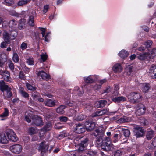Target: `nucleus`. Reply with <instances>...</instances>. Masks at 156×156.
I'll list each match as a JSON object with an SVG mask.
<instances>
[{
    "label": "nucleus",
    "mask_w": 156,
    "mask_h": 156,
    "mask_svg": "<svg viewBox=\"0 0 156 156\" xmlns=\"http://www.w3.org/2000/svg\"><path fill=\"white\" fill-rule=\"evenodd\" d=\"M122 131L123 132V134L125 137L126 138L129 137L130 134V131L129 129L123 128H122Z\"/></svg>",
    "instance_id": "37"
},
{
    "label": "nucleus",
    "mask_w": 156,
    "mask_h": 156,
    "mask_svg": "<svg viewBox=\"0 0 156 156\" xmlns=\"http://www.w3.org/2000/svg\"><path fill=\"white\" fill-rule=\"evenodd\" d=\"M32 115L30 113H28L27 112L25 113V120L28 122H30L31 121L30 118L32 119Z\"/></svg>",
    "instance_id": "36"
},
{
    "label": "nucleus",
    "mask_w": 156,
    "mask_h": 156,
    "mask_svg": "<svg viewBox=\"0 0 156 156\" xmlns=\"http://www.w3.org/2000/svg\"><path fill=\"white\" fill-rule=\"evenodd\" d=\"M51 128V124H49L45 126L43 129H41L39 132L40 137L41 139H43L44 136L46 132L49 131Z\"/></svg>",
    "instance_id": "5"
},
{
    "label": "nucleus",
    "mask_w": 156,
    "mask_h": 156,
    "mask_svg": "<svg viewBox=\"0 0 156 156\" xmlns=\"http://www.w3.org/2000/svg\"><path fill=\"white\" fill-rule=\"evenodd\" d=\"M76 151H73L70 153V156H76Z\"/></svg>",
    "instance_id": "63"
},
{
    "label": "nucleus",
    "mask_w": 156,
    "mask_h": 156,
    "mask_svg": "<svg viewBox=\"0 0 156 156\" xmlns=\"http://www.w3.org/2000/svg\"><path fill=\"white\" fill-rule=\"evenodd\" d=\"M7 5H11L14 3V1L13 0H5Z\"/></svg>",
    "instance_id": "60"
},
{
    "label": "nucleus",
    "mask_w": 156,
    "mask_h": 156,
    "mask_svg": "<svg viewBox=\"0 0 156 156\" xmlns=\"http://www.w3.org/2000/svg\"><path fill=\"white\" fill-rule=\"evenodd\" d=\"M152 41L151 40H149L145 42L144 45L146 47V48H148L152 45Z\"/></svg>",
    "instance_id": "46"
},
{
    "label": "nucleus",
    "mask_w": 156,
    "mask_h": 156,
    "mask_svg": "<svg viewBox=\"0 0 156 156\" xmlns=\"http://www.w3.org/2000/svg\"><path fill=\"white\" fill-rule=\"evenodd\" d=\"M17 24V22L15 20H11L9 22V27L12 29L14 30L16 28Z\"/></svg>",
    "instance_id": "23"
},
{
    "label": "nucleus",
    "mask_w": 156,
    "mask_h": 156,
    "mask_svg": "<svg viewBox=\"0 0 156 156\" xmlns=\"http://www.w3.org/2000/svg\"><path fill=\"white\" fill-rule=\"evenodd\" d=\"M48 148V144L45 141H43L39 144L38 149L41 152V154L42 156H44V154L47 152Z\"/></svg>",
    "instance_id": "3"
},
{
    "label": "nucleus",
    "mask_w": 156,
    "mask_h": 156,
    "mask_svg": "<svg viewBox=\"0 0 156 156\" xmlns=\"http://www.w3.org/2000/svg\"><path fill=\"white\" fill-rule=\"evenodd\" d=\"M3 38L5 42L7 43H9L10 42V36L9 33L4 31L3 33Z\"/></svg>",
    "instance_id": "25"
},
{
    "label": "nucleus",
    "mask_w": 156,
    "mask_h": 156,
    "mask_svg": "<svg viewBox=\"0 0 156 156\" xmlns=\"http://www.w3.org/2000/svg\"><path fill=\"white\" fill-rule=\"evenodd\" d=\"M9 66L10 69L12 70H13L14 69V65L11 62L9 63L8 64Z\"/></svg>",
    "instance_id": "58"
},
{
    "label": "nucleus",
    "mask_w": 156,
    "mask_h": 156,
    "mask_svg": "<svg viewBox=\"0 0 156 156\" xmlns=\"http://www.w3.org/2000/svg\"><path fill=\"white\" fill-rule=\"evenodd\" d=\"M74 131L76 133L81 134L85 132V129L83 124H79L76 125L74 129Z\"/></svg>",
    "instance_id": "9"
},
{
    "label": "nucleus",
    "mask_w": 156,
    "mask_h": 156,
    "mask_svg": "<svg viewBox=\"0 0 156 156\" xmlns=\"http://www.w3.org/2000/svg\"><path fill=\"white\" fill-rule=\"evenodd\" d=\"M100 127L95 130L93 133L95 136H97L96 138L95 145L98 147H101L105 151L112 150L113 148V145L112 143L110 138L105 137L103 132H101Z\"/></svg>",
    "instance_id": "1"
},
{
    "label": "nucleus",
    "mask_w": 156,
    "mask_h": 156,
    "mask_svg": "<svg viewBox=\"0 0 156 156\" xmlns=\"http://www.w3.org/2000/svg\"><path fill=\"white\" fill-rule=\"evenodd\" d=\"M7 135L8 139L12 142H16L18 140V138L12 130L8 131L7 132Z\"/></svg>",
    "instance_id": "8"
},
{
    "label": "nucleus",
    "mask_w": 156,
    "mask_h": 156,
    "mask_svg": "<svg viewBox=\"0 0 156 156\" xmlns=\"http://www.w3.org/2000/svg\"><path fill=\"white\" fill-rule=\"evenodd\" d=\"M8 140L5 134L1 133L0 134V143L2 144L7 143Z\"/></svg>",
    "instance_id": "21"
},
{
    "label": "nucleus",
    "mask_w": 156,
    "mask_h": 156,
    "mask_svg": "<svg viewBox=\"0 0 156 156\" xmlns=\"http://www.w3.org/2000/svg\"><path fill=\"white\" fill-rule=\"evenodd\" d=\"M28 23L30 26H34L33 16H30V17Z\"/></svg>",
    "instance_id": "42"
},
{
    "label": "nucleus",
    "mask_w": 156,
    "mask_h": 156,
    "mask_svg": "<svg viewBox=\"0 0 156 156\" xmlns=\"http://www.w3.org/2000/svg\"><path fill=\"white\" fill-rule=\"evenodd\" d=\"M49 6L48 5H47L44 6L43 9V12L46 13L48 11L49 8Z\"/></svg>",
    "instance_id": "57"
},
{
    "label": "nucleus",
    "mask_w": 156,
    "mask_h": 156,
    "mask_svg": "<svg viewBox=\"0 0 156 156\" xmlns=\"http://www.w3.org/2000/svg\"><path fill=\"white\" fill-rule=\"evenodd\" d=\"M135 135L137 137L142 136L144 134V131L142 128L139 126L135 128L134 130Z\"/></svg>",
    "instance_id": "12"
},
{
    "label": "nucleus",
    "mask_w": 156,
    "mask_h": 156,
    "mask_svg": "<svg viewBox=\"0 0 156 156\" xmlns=\"http://www.w3.org/2000/svg\"><path fill=\"white\" fill-rule=\"evenodd\" d=\"M37 74L38 76L41 77L43 79L48 80L50 78V76L43 71L39 72Z\"/></svg>",
    "instance_id": "17"
},
{
    "label": "nucleus",
    "mask_w": 156,
    "mask_h": 156,
    "mask_svg": "<svg viewBox=\"0 0 156 156\" xmlns=\"http://www.w3.org/2000/svg\"><path fill=\"white\" fill-rule=\"evenodd\" d=\"M128 98L130 101L133 102H138L142 100L141 94L137 92H131L127 96Z\"/></svg>",
    "instance_id": "2"
},
{
    "label": "nucleus",
    "mask_w": 156,
    "mask_h": 156,
    "mask_svg": "<svg viewBox=\"0 0 156 156\" xmlns=\"http://www.w3.org/2000/svg\"><path fill=\"white\" fill-rule=\"evenodd\" d=\"M57 101L55 100L49 99L44 102L45 105L50 107H54L55 106Z\"/></svg>",
    "instance_id": "19"
},
{
    "label": "nucleus",
    "mask_w": 156,
    "mask_h": 156,
    "mask_svg": "<svg viewBox=\"0 0 156 156\" xmlns=\"http://www.w3.org/2000/svg\"><path fill=\"white\" fill-rule=\"evenodd\" d=\"M26 87L27 89L29 90H36V88L35 87L28 83H26Z\"/></svg>",
    "instance_id": "45"
},
{
    "label": "nucleus",
    "mask_w": 156,
    "mask_h": 156,
    "mask_svg": "<svg viewBox=\"0 0 156 156\" xmlns=\"http://www.w3.org/2000/svg\"><path fill=\"white\" fill-rule=\"evenodd\" d=\"M19 91L20 93L22 96L25 98H29V94L24 91V88L22 87H20Z\"/></svg>",
    "instance_id": "31"
},
{
    "label": "nucleus",
    "mask_w": 156,
    "mask_h": 156,
    "mask_svg": "<svg viewBox=\"0 0 156 156\" xmlns=\"http://www.w3.org/2000/svg\"><path fill=\"white\" fill-rule=\"evenodd\" d=\"M41 58L43 62H45L46 60L48 57L47 55L44 53H42L40 55Z\"/></svg>",
    "instance_id": "48"
},
{
    "label": "nucleus",
    "mask_w": 156,
    "mask_h": 156,
    "mask_svg": "<svg viewBox=\"0 0 156 156\" xmlns=\"http://www.w3.org/2000/svg\"><path fill=\"white\" fill-rule=\"evenodd\" d=\"M40 29L41 31V33L42 37H44L45 34V29L43 28H40Z\"/></svg>",
    "instance_id": "59"
},
{
    "label": "nucleus",
    "mask_w": 156,
    "mask_h": 156,
    "mask_svg": "<svg viewBox=\"0 0 156 156\" xmlns=\"http://www.w3.org/2000/svg\"><path fill=\"white\" fill-rule=\"evenodd\" d=\"M126 70L129 72L130 73L133 71L134 68L132 65H129L126 68Z\"/></svg>",
    "instance_id": "41"
},
{
    "label": "nucleus",
    "mask_w": 156,
    "mask_h": 156,
    "mask_svg": "<svg viewBox=\"0 0 156 156\" xmlns=\"http://www.w3.org/2000/svg\"><path fill=\"white\" fill-rule=\"evenodd\" d=\"M39 94L38 93H34L32 94V98H33L34 99L36 100L37 99L39 96Z\"/></svg>",
    "instance_id": "51"
},
{
    "label": "nucleus",
    "mask_w": 156,
    "mask_h": 156,
    "mask_svg": "<svg viewBox=\"0 0 156 156\" xmlns=\"http://www.w3.org/2000/svg\"><path fill=\"white\" fill-rule=\"evenodd\" d=\"M112 96V100L114 102L119 103L120 102H123L126 101V98L122 96L118 97H115V98Z\"/></svg>",
    "instance_id": "16"
},
{
    "label": "nucleus",
    "mask_w": 156,
    "mask_h": 156,
    "mask_svg": "<svg viewBox=\"0 0 156 156\" xmlns=\"http://www.w3.org/2000/svg\"><path fill=\"white\" fill-rule=\"evenodd\" d=\"M96 79V77L95 75H90L84 78V81L87 83H92L94 82Z\"/></svg>",
    "instance_id": "15"
},
{
    "label": "nucleus",
    "mask_w": 156,
    "mask_h": 156,
    "mask_svg": "<svg viewBox=\"0 0 156 156\" xmlns=\"http://www.w3.org/2000/svg\"><path fill=\"white\" fill-rule=\"evenodd\" d=\"M27 47V43L25 42H23L22 43L20 47V48L23 50L25 49Z\"/></svg>",
    "instance_id": "54"
},
{
    "label": "nucleus",
    "mask_w": 156,
    "mask_h": 156,
    "mask_svg": "<svg viewBox=\"0 0 156 156\" xmlns=\"http://www.w3.org/2000/svg\"><path fill=\"white\" fill-rule=\"evenodd\" d=\"M67 105L70 107H76V104L73 101H71L67 104Z\"/></svg>",
    "instance_id": "56"
},
{
    "label": "nucleus",
    "mask_w": 156,
    "mask_h": 156,
    "mask_svg": "<svg viewBox=\"0 0 156 156\" xmlns=\"http://www.w3.org/2000/svg\"><path fill=\"white\" fill-rule=\"evenodd\" d=\"M5 90L6 91L7 94L6 97L7 98H9L11 97L12 94V92L11 91V88L9 87L8 88V89Z\"/></svg>",
    "instance_id": "40"
},
{
    "label": "nucleus",
    "mask_w": 156,
    "mask_h": 156,
    "mask_svg": "<svg viewBox=\"0 0 156 156\" xmlns=\"http://www.w3.org/2000/svg\"><path fill=\"white\" fill-rule=\"evenodd\" d=\"M85 126L87 130L90 131L93 130L96 126V124L93 122L86 121L85 123Z\"/></svg>",
    "instance_id": "7"
},
{
    "label": "nucleus",
    "mask_w": 156,
    "mask_h": 156,
    "mask_svg": "<svg viewBox=\"0 0 156 156\" xmlns=\"http://www.w3.org/2000/svg\"><path fill=\"white\" fill-rule=\"evenodd\" d=\"M38 129L35 128L31 127L29 129V133L30 134H33L36 133L38 132Z\"/></svg>",
    "instance_id": "39"
},
{
    "label": "nucleus",
    "mask_w": 156,
    "mask_h": 156,
    "mask_svg": "<svg viewBox=\"0 0 156 156\" xmlns=\"http://www.w3.org/2000/svg\"><path fill=\"white\" fill-rule=\"evenodd\" d=\"M22 147L20 144H15L11 146L9 149L11 151L16 154L20 153L22 151Z\"/></svg>",
    "instance_id": "4"
},
{
    "label": "nucleus",
    "mask_w": 156,
    "mask_h": 156,
    "mask_svg": "<svg viewBox=\"0 0 156 156\" xmlns=\"http://www.w3.org/2000/svg\"><path fill=\"white\" fill-rule=\"evenodd\" d=\"M118 136L119 135L117 134H115L114 135L113 140V141L114 143H116L118 141L119 139L118 138Z\"/></svg>",
    "instance_id": "55"
},
{
    "label": "nucleus",
    "mask_w": 156,
    "mask_h": 156,
    "mask_svg": "<svg viewBox=\"0 0 156 156\" xmlns=\"http://www.w3.org/2000/svg\"><path fill=\"white\" fill-rule=\"evenodd\" d=\"M146 110L145 106L143 104H140L138 106L136 114L138 115H143L145 113Z\"/></svg>",
    "instance_id": "10"
},
{
    "label": "nucleus",
    "mask_w": 156,
    "mask_h": 156,
    "mask_svg": "<svg viewBox=\"0 0 156 156\" xmlns=\"http://www.w3.org/2000/svg\"><path fill=\"white\" fill-rule=\"evenodd\" d=\"M148 50L150 51L148 53L149 57L150 59L153 58L156 56V49L153 48L151 49V51Z\"/></svg>",
    "instance_id": "26"
},
{
    "label": "nucleus",
    "mask_w": 156,
    "mask_h": 156,
    "mask_svg": "<svg viewBox=\"0 0 156 156\" xmlns=\"http://www.w3.org/2000/svg\"><path fill=\"white\" fill-rule=\"evenodd\" d=\"M19 78L22 80H24L25 79V75L23 73V72L21 71L20 73Z\"/></svg>",
    "instance_id": "53"
},
{
    "label": "nucleus",
    "mask_w": 156,
    "mask_h": 156,
    "mask_svg": "<svg viewBox=\"0 0 156 156\" xmlns=\"http://www.w3.org/2000/svg\"><path fill=\"white\" fill-rule=\"evenodd\" d=\"M26 62L29 65H34V63L33 58L32 57H29L27 59Z\"/></svg>",
    "instance_id": "43"
},
{
    "label": "nucleus",
    "mask_w": 156,
    "mask_h": 156,
    "mask_svg": "<svg viewBox=\"0 0 156 156\" xmlns=\"http://www.w3.org/2000/svg\"><path fill=\"white\" fill-rule=\"evenodd\" d=\"M25 24L24 22V20H22L20 22L19 25V28L20 29H21L23 28Z\"/></svg>",
    "instance_id": "50"
},
{
    "label": "nucleus",
    "mask_w": 156,
    "mask_h": 156,
    "mask_svg": "<svg viewBox=\"0 0 156 156\" xmlns=\"http://www.w3.org/2000/svg\"><path fill=\"white\" fill-rule=\"evenodd\" d=\"M130 120V119L129 117L126 116H123L119 119L117 120V122L118 123H122L128 122Z\"/></svg>",
    "instance_id": "27"
},
{
    "label": "nucleus",
    "mask_w": 156,
    "mask_h": 156,
    "mask_svg": "<svg viewBox=\"0 0 156 156\" xmlns=\"http://www.w3.org/2000/svg\"><path fill=\"white\" fill-rule=\"evenodd\" d=\"M59 119L61 122H65L67 121L68 118L65 116H61L59 117Z\"/></svg>",
    "instance_id": "52"
},
{
    "label": "nucleus",
    "mask_w": 156,
    "mask_h": 156,
    "mask_svg": "<svg viewBox=\"0 0 156 156\" xmlns=\"http://www.w3.org/2000/svg\"><path fill=\"white\" fill-rule=\"evenodd\" d=\"M122 154V153L120 150L116 151L114 154V156H120Z\"/></svg>",
    "instance_id": "61"
},
{
    "label": "nucleus",
    "mask_w": 156,
    "mask_h": 156,
    "mask_svg": "<svg viewBox=\"0 0 156 156\" xmlns=\"http://www.w3.org/2000/svg\"><path fill=\"white\" fill-rule=\"evenodd\" d=\"M154 131L152 130H150L147 132L146 136L148 139L150 140L154 136Z\"/></svg>",
    "instance_id": "33"
},
{
    "label": "nucleus",
    "mask_w": 156,
    "mask_h": 156,
    "mask_svg": "<svg viewBox=\"0 0 156 156\" xmlns=\"http://www.w3.org/2000/svg\"><path fill=\"white\" fill-rule=\"evenodd\" d=\"M138 86L140 87L142 91L145 93L148 92L150 90L151 88V86L148 83H139Z\"/></svg>",
    "instance_id": "11"
},
{
    "label": "nucleus",
    "mask_w": 156,
    "mask_h": 156,
    "mask_svg": "<svg viewBox=\"0 0 156 156\" xmlns=\"http://www.w3.org/2000/svg\"><path fill=\"white\" fill-rule=\"evenodd\" d=\"M9 110L6 108L4 109V112L0 115V117H7L9 116Z\"/></svg>",
    "instance_id": "35"
},
{
    "label": "nucleus",
    "mask_w": 156,
    "mask_h": 156,
    "mask_svg": "<svg viewBox=\"0 0 156 156\" xmlns=\"http://www.w3.org/2000/svg\"><path fill=\"white\" fill-rule=\"evenodd\" d=\"M113 89L110 86L107 87L104 90V93H109L112 91Z\"/></svg>",
    "instance_id": "47"
},
{
    "label": "nucleus",
    "mask_w": 156,
    "mask_h": 156,
    "mask_svg": "<svg viewBox=\"0 0 156 156\" xmlns=\"http://www.w3.org/2000/svg\"><path fill=\"white\" fill-rule=\"evenodd\" d=\"M107 109H104L102 110L98 111L94 113L93 116L94 117L97 116H100L101 115H102L105 114L107 113Z\"/></svg>",
    "instance_id": "28"
},
{
    "label": "nucleus",
    "mask_w": 156,
    "mask_h": 156,
    "mask_svg": "<svg viewBox=\"0 0 156 156\" xmlns=\"http://www.w3.org/2000/svg\"><path fill=\"white\" fill-rule=\"evenodd\" d=\"M9 43H7L6 42H2L1 45V47L2 48H5L6 47L7 45Z\"/></svg>",
    "instance_id": "62"
},
{
    "label": "nucleus",
    "mask_w": 156,
    "mask_h": 156,
    "mask_svg": "<svg viewBox=\"0 0 156 156\" xmlns=\"http://www.w3.org/2000/svg\"><path fill=\"white\" fill-rule=\"evenodd\" d=\"M2 75V77L4 80L7 81H10L11 78L9 73L8 71L5 72L3 71V73L1 74Z\"/></svg>",
    "instance_id": "20"
},
{
    "label": "nucleus",
    "mask_w": 156,
    "mask_h": 156,
    "mask_svg": "<svg viewBox=\"0 0 156 156\" xmlns=\"http://www.w3.org/2000/svg\"><path fill=\"white\" fill-rule=\"evenodd\" d=\"M66 108L65 105H61L56 109V112L57 113L60 114H63L64 113V109Z\"/></svg>",
    "instance_id": "34"
},
{
    "label": "nucleus",
    "mask_w": 156,
    "mask_h": 156,
    "mask_svg": "<svg viewBox=\"0 0 156 156\" xmlns=\"http://www.w3.org/2000/svg\"><path fill=\"white\" fill-rule=\"evenodd\" d=\"M128 53L125 50H122L119 54V55L121 58H124L128 55Z\"/></svg>",
    "instance_id": "32"
},
{
    "label": "nucleus",
    "mask_w": 156,
    "mask_h": 156,
    "mask_svg": "<svg viewBox=\"0 0 156 156\" xmlns=\"http://www.w3.org/2000/svg\"><path fill=\"white\" fill-rule=\"evenodd\" d=\"M32 119L33 123L37 126H41L43 125L41 118L37 115H34Z\"/></svg>",
    "instance_id": "6"
},
{
    "label": "nucleus",
    "mask_w": 156,
    "mask_h": 156,
    "mask_svg": "<svg viewBox=\"0 0 156 156\" xmlns=\"http://www.w3.org/2000/svg\"><path fill=\"white\" fill-rule=\"evenodd\" d=\"M12 59L15 62H17L19 61V58L16 53H14Z\"/></svg>",
    "instance_id": "44"
},
{
    "label": "nucleus",
    "mask_w": 156,
    "mask_h": 156,
    "mask_svg": "<svg viewBox=\"0 0 156 156\" xmlns=\"http://www.w3.org/2000/svg\"><path fill=\"white\" fill-rule=\"evenodd\" d=\"M149 73L150 76L152 78L155 79V77L156 76V65H152L151 66Z\"/></svg>",
    "instance_id": "13"
},
{
    "label": "nucleus",
    "mask_w": 156,
    "mask_h": 156,
    "mask_svg": "<svg viewBox=\"0 0 156 156\" xmlns=\"http://www.w3.org/2000/svg\"><path fill=\"white\" fill-rule=\"evenodd\" d=\"M107 101L105 100H101L96 101L95 103V106L97 108L103 107L107 104Z\"/></svg>",
    "instance_id": "18"
},
{
    "label": "nucleus",
    "mask_w": 156,
    "mask_h": 156,
    "mask_svg": "<svg viewBox=\"0 0 156 156\" xmlns=\"http://www.w3.org/2000/svg\"><path fill=\"white\" fill-rule=\"evenodd\" d=\"M9 13L10 15L15 16H19V14L14 10L9 11Z\"/></svg>",
    "instance_id": "49"
},
{
    "label": "nucleus",
    "mask_w": 156,
    "mask_h": 156,
    "mask_svg": "<svg viewBox=\"0 0 156 156\" xmlns=\"http://www.w3.org/2000/svg\"><path fill=\"white\" fill-rule=\"evenodd\" d=\"M9 86L5 84V82L3 81H0V90L2 92H4L5 90L8 89Z\"/></svg>",
    "instance_id": "30"
},
{
    "label": "nucleus",
    "mask_w": 156,
    "mask_h": 156,
    "mask_svg": "<svg viewBox=\"0 0 156 156\" xmlns=\"http://www.w3.org/2000/svg\"><path fill=\"white\" fill-rule=\"evenodd\" d=\"M122 68L120 64L115 65L113 67V71L116 73H120L122 70Z\"/></svg>",
    "instance_id": "22"
},
{
    "label": "nucleus",
    "mask_w": 156,
    "mask_h": 156,
    "mask_svg": "<svg viewBox=\"0 0 156 156\" xmlns=\"http://www.w3.org/2000/svg\"><path fill=\"white\" fill-rule=\"evenodd\" d=\"M9 33L10 34V35L11 39L12 40L14 39L18 34V33L16 30V29L14 30L13 29H9Z\"/></svg>",
    "instance_id": "24"
},
{
    "label": "nucleus",
    "mask_w": 156,
    "mask_h": 156,
    "mask_svg": "<svg viewBox=\"0 0 156 156\" xmlns=\"http://www.w3.org/2000/svg\"><path fill=\"white\" fill-rule=\"evenodd\" d=\"M138 58L141 60H144L145 59L148 60L150 59L148 53H140L138 56Z\"/></svg>",
    "instance_id": "29"
},
{
    "label": "nucleus",
    "mask_w": 156,
    "mask_h": 156,
    "mask_svg": "<svg viewBox=\"0 0 156 156\" xmlns=\"http://www.w3.org/2000/svg\"><path fill=\"white\" fill-rule=\"evenodd\" d=\"M88 139L86 138L79 145V147L78 149V151L80 152L83 151L84 150V147L87 145V142Z\"/></svg>",
    "instance_id": "14"
},
{
    "label": "nucleus",
    "mask_w": 156,
    "mask_h": 156,
    "mask_svg": "<svg viewBox=\"0 0 156 156\" xmlns=\"http://www.w3.org/2000/svg\"><path fill=\"white\" fill-rule=\"evenodd\" d=\"M119 89V87L118 85H115L114 88V91L112 93V96H117L119 94V92L118 90Z\"/></svg>",
    "instance_id": "38"
},
{
    "label": "nucleus",
    "mask_w": 156,
    "mask_h": 156,
    "mask_svg": "<svg viewBox=\"0 0 156 156\" xmlns=\"http://www.w3.org/2000/svg\"><path fill=\"white\" fill-rule=\"evenodd\" d=\"M24 4H25L23 0L20 1L17 3L18 5L20 6H21Z\"/></svg>",
    "instance_id": "64"
}]
</instances>
